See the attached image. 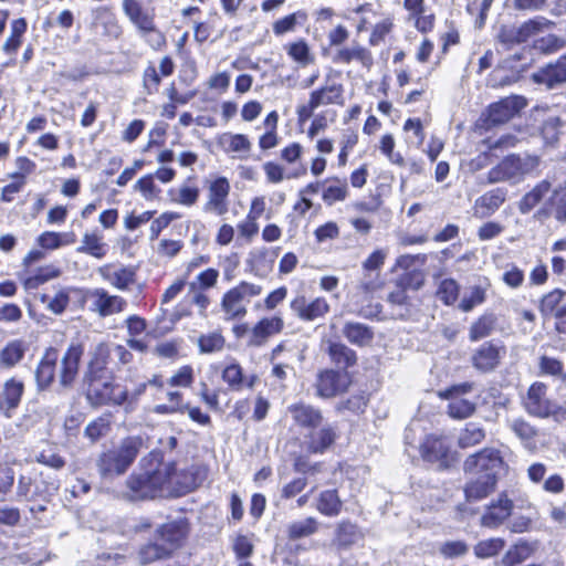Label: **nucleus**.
<instances>
[{
	"mask_svg": "<svg viewBox=\"0 0 566 566\" xmlns=\"http://www.w3.org/2000/svg\"><path fill=\"white\" fill-rule=\"evenodd\" d=\"M109 358L108 347L98 345L83 375L85 399L95 409L113 406L124 407L128 411L129 390L116 382V376L108 367Z\"/></svg>",
	"mask_w": 566,
	"mask_h": 566,
	"instance_id": "f257e3e1",
	"label": "nucleus"
},
{
	"mask_svg": "<svg viewBox=\"0 0 566 566\" xmlns=\"http://www.w3.org/2000/svg\"><path fill=\"white\" fill-rule=\"evenodd\" d=\"M85 353V345L81 340L71 342L60 358V350L55 346L45 347L34 369V382L39 392L50 390L55 382L61 391L74 387L78 375L81 363Z\"/></svg>",
	"mask_w": 566,
	"mask_h": 566,
	"instance_id": "f03ea898",
	"label": "nucleus"
},
{
	"mask_svg": "<svg viewBox=\"0 0 566 566\" xmlns=\"http://www.w3.org/2000/svg\"><path fill=\"white\" fill-rule=\"evenodd\" d=\"M293 424L305 431L303 448L310 455H322L334 448L339 439L338 428L323 424V411L311 403L296 401L287 407Z\"/></svg>",
	"mask_w": 566,
	"mask_h": 566,
	"instance_id": "7ed1b4c3",
	"label": "nucleus"
},
{
	"mask_svg": "<svg viewBox=\"0 0 566 566\" xmlns=\"http://www.w3.org/2000/svg\"><path fill=\"white\" fill-rule=\"evenodd\" d=\"M175 472L174 463L165 464L157 453L144 457L139 468L125 481V496L132 502H145L160 497Z\"/></svg>",
	"mask_w": 566,
	"mask_h": 566,
	"instance_id": "20e7f679",
	"label": "nucleus"
},
{
	"mask_svg": "<svg viewBox=\"0 0 566 566\" xmlns=\"http://www.w3.org/2000/svg\"><path fill=\"white\" fill-rule=\"evenodd\" d=\"M190 533L191 523L187 517L159 524L154 531L153 538L138 547L136 553L138 565L148 566L171 559L186 546Z\"/></svg>",
	"mask_w": 566,
	"mask_h": 566,
	"instance_id": "39448f33",
	"label": "nucleus"
},
{
	"mask_svg": "<svg viewBox=\"0 0 566 566\" xmlns=\"http://www.w3.org/2000/svg\"><path fill=\"white\" fill-rule=\"evenodd\" d=\"M201 265L192 258L185 265L184 273L178 276L163 293L161 304H168L175 300L187 286L185 301L198 308L201 316H206L209 306L211 305V297L209 291L214 289L218 284L220 276L219 270L216 268H207L196 275L192 281H189L191 274Z\"/></svg>",
	"mask_w": 566,
	"mask_h": 566,
	"instance_id": "423d86ee",
	"label": "nucleus"
},
{
	"mask_svg": "<svg viewBox=\"0 0 566 566\" xmlns=\"http://www.w3.org/2000/svg\"><path fill=\"white\" fill-rule=\"evenodd\" d=\"M201 265L192 258L185 265L184 273L178 276L163 293L161 304H168L175 300L187 286L185 301L198 308L201 316H206L209 306L211 305V297L209 291L214 289L218 284L220 276L219 270L216 268H207L196 275L192 281H189L191 274Z\"/></svg>",
	"mask_w": 566,
	"mask_h": 566,
	"instance_id": "0eeeda50",
	"label": "nucleus"
},
{
	"mask_svg": "<svg viewBox=\"0 0 566 566\" xmlns=\"http://www.w3.org/2000/svg\"><path fill=\"white\" fill-rule=\"evenodd\" d=\"M143 440L138 436L124 438L117 448H111L99 453L96 468L104 479L124 474L137 459Z\"/></svg>",
	"mask_w": 566,
	"mask_h": 566,
	"instance_id": "6e6552de",
	"label": "nucleus"
},
{
	"mask_svg": "<svg viewBox=\"0 0 566 566\" xmlns=\"http://www.w3.org/2000/svg\"><path fill=\"white\" fill-rule=\"evenodd\" d=\"M345 87L339 81L333 80L328 74L324 83L310 92L307 102L296 106V120L300 126L307 123L314 116V112L321 106H343Z\"/></svg>",
	"mask_w": 566,
	"mask_h": 566,
	"instance_id": "1a4fd4ad",
	"label": "nucleus"
},
{
	"mask_svg": "<svg viewBox=\"0 0 566 566\" xmlns=\"http://www.w3.org/2000/svg\"><path fill=\"white\" fill-rule=\"evenodd\" d=\"M122 8L143 38L154 36L147 39V42L155 51H160L166 46V36L156 24L155 8H145L139 0H123Z\"/></svg>",
	"mask_w": 566,
	"mask_h": 566,
	"instance_id": "9d476101",
	"label": "nucleus"
},
{
	"mask_svg": "<svg viewBox=\"0 0 566 566\" xmlns=\"http://www.w3.org/2000/svg\"><path fill=\"white\" fill-rule=\"evenodd\" d=\"M263 292L260 284L245 280L239 281L227 290L220 300V307L226 321H241L248 314V305L252 298L259 297Z\"/></svg>",
	"mask_w": 566,
	"mask_h": 566,
	"instance_id": "9b49d317",
	"label": "nucleus"
},
{
	"mask_svg": "<svg viewBox=\"0 0 566 566\" xmlns=\"http://www.w3.org/2000/svg\"><path fill=\"white\" fill-rule=\"evenodd\" d=\"M82 308L88 303L87 310L101 318L123 313L128 307L127 300L119 294H111L104 287L75 289Z\"/></svg>",
	"mask_w": 566,
	"mask_h": 566,
	"instance_id": "f8f14e48",
	"label": "nucleus"
},
{
	"mask_svg": "<svg viewBox=\"0 0 566 566\" xmlns=\"http://www.w3.org/2000/svg\"><path fill=\"white\" fill-rule=\"evenodd\" d=\"M521 405L528 416L538 419L549 417L557 419L566 416V408L555 403L548 397V385L539 380L528 386L526 394L521 398Z\"/></svg>",
	"mask_w": 566,
	"mask_h": 566,
	"instance_id": "ddd939ff",
	"label": "nucleus"
},
{
	"mask_svg": "<svg viewBox=\"0 0 566 566\" xmlns=\"http://www.w3.org/2000/svg\"><path fill=\"white\" fill-rule=\"evenodd\" d=\"M539 165V157L536 155L510 154L503 157L486 174L488 184H499L505 181H518L526 174L536 169Z\"/></svg>",
	"mask_w": 566,
	"mask_h": 566,
	"instance_id": "4468645a",
	"label": "nucleus"
},
{
	"mask_svg": "<svg viewBox=\"0 0 566 566\" xmlns=\"http://www.w3.org/2000/svg\"><path fill=\"white\" fill-rule=\"evenodd\" d=\"M153 413L158 416L187 415L196 424L201 427H211V416L202 410L200 406L188 402L184 392L180 390H169L166 392V401L164 403L154 405Z\"/></svg>",
	"mask_w": 566,
	"mask_h": 566,
	"instance_id": "2eb2a0df",
	"label": "nucleus"
},
{
	"mask_svg": "<svg viewBox=\"0 0 566 566\" xmlns=\"http://www.w3.org/2000/svg\"><path fill=\"white\" fill-rule=\"evenodd\" d=\"M474 389L472 381L453 384L444 389L437 390L436 395L441 400H448L447 415L453 420H465L476 412V403L463 396Z\"/></svg>",
	"mask_w": 566,
	"mask_h": 566,
	"instance_id": "dca6fc26",
	"label": "nucleus"
},
{
	"mask_svg": "<svg viewBox=\"0 0 566 566\" xmlns=\"http://www.w3.org/2000/svg\"><path fill=\"white\" fill-rule=\"evenodd\" d=\"M554 25L555 23L545 17L528 19L520 27L504 24L500 28L497 40L506 49H512L515 45L525 43L530 38Z\"/></svg>",
	"mask_w": 566,
	"mask_h": 566,
	"instance_id": "f3484780",
	"label": "nucleus"
},
{
	"mask_svg": "<svg viewBox=\"0 0 566 566\" xmlns=\"http://www.w3.org/2000/svg\"><path fill=\"white\" fill-rule=\"evenodd\" d=\"M206 189V202L202 210L206 213L223 216L229 211V197L231 184L228 177L222 175H212L203 181Z\"/></svg>",
	"mask_w": 566,
	"mask_h": 566,
	"instance_id": "a211bd4d",
	"label": "nucleus"
},
{
	"mask_svg": "<svg viewBox=\"0 0 566 566\" xmlns=\"http://www.w3.org/2000/svg\"><path fill=\"white\" fill-rule=\"evenodd\" d=\"M506 467L502 452L492 447H485L469 454L463 461L465 474L490 475L497 474Z\"/></svg>",
	"mask_w": 566,
	"mask_h": 566,
	"instance_id": "6ab92c4d",
	"label": "nucleus"
},
{
	"mask_svg": "<svg viewBox=\"0 0 566 566\" xmlns=\"http://www.w3.org/2000/svg\"><path fill=\"white\" fill-rule=\"evenodd\" d=\"M352 378L347 371L334 368L318 370L314 388L315 396L321 399H333L346 394L350 387Z\"/></svg>",
	"mask_w": 566,
	"mask_h": 566,
	"instance_id": "aec40b11",
	"label": "nucleus"
},
{
	"mask_svg": "<svg viewBox=\"0 0 566 566\" xmlns=\"http://www.w3.org/2000/svg\"><path fill=\"white\" fill-rule=\"evenodd\" d=\"M292 465L293 470L296 473H302L303 476H296L282 486L280 491V497L284 501H289L300 495L308 484L307 475L313 476L322 473L325 467V462L316 461L311 463L305 455L298 454L293 459Z\"/></svg>",
	"mask_w": 566,
	"mask_h": 566,
	"instance_id": "412c9836",
	"label": "nucleus"
},
{
	"mask_svg": "<svg viewBox=\"0 0 566 566\" xmlns=\"http://www.w3.org/2000/svg\"><path fill=\"white\" fill-rule=\"evenodd\" d=\"M525 101L513 96L491 103L481 116L482 127L486 130L510 122L523 107Z\"/></svg>",
	"mask_w": 566,
	"mask_h": 566,
	"instance_id": "4be33fe9",
	"label": "nucleus"
},
{
	"mask_svg": "<svg viewBox=\"0 0 566 566\" xmlns=\"http://www.w3.org/2000/svg\"><path fill=\"white\" fill-rule=\"evenodd\" d=\"M506 348L494 340H485L476 348L473 349L470 363L475 371L479 374L494 373L501 365L505 357Z\"/></svg>",
	"mask_w": 566,
	"mask_h": 566,
	"instance_id": "5701e85b",
	"label": "nucleus"
},
{
	"mask_svg": "<svg viewBox=\"0 0 566 566\" xmlns=\"http://www.w3.org/2000/svg\"><path fill=\"white\" fill-rule=\"evenodd\" d=\"M101 279L120 292L130 291L138 282V266L105 263L97 269Z\"/></svg>",
	"mask_w": 566,
	"mask_h": 566,
	"instance_id": "b1692460",
	"label": "nucleus"
},
{
	"mask_svg": "<svg viewBox=\"0 0 566 566\" xmlns=\"http://www.w3.org/2000/svg\"><path fill=\"white\" fill-rule=\"evenodd\" d=\"M331 60L337 65H350L356 63L363 70L370 71L375 64L373 52L365 45L354 41L350 45H344L339 50L332 51Z\"/></svg>",
	"mask_w": 566,
	"mask_h": 566,
	"instance_id": "393cba45",
	"label": "nucleus"
},
{
	"mask_svg": "<svg viewBox=\"0 0 566 566\" xmlns=\"http://www.w3.org/2000/svg\"><path fill=\"white\" fill-rule=\"evenodd\" d=\"M514 502L510 499L506 491L499 493L495 500H492L484 510L480 518V524L490 530H496L512 515Z\"/></svg>",
	"mask_w": 566,
	"mask_h": 566,
	"instance_id": "a878e982",
	"label": "nucleus"
},
{
	"mask_svg": "<svg viewBox=\"0 0 566 566\" xmlns=\"http://www.w3.org/2000/svg\"><path fill=\"white\" fill-rule=\"evenodd\" d=\"M284 327L285 323L281 314L263 316L251 327V338L247 340V346L252 348L262 347L270 338L281 334Z\"/></svg>",
	"mask_w": 566,
	"mask_h": 566,
	"instance_id": "bb28decb",
	"label": "nucleus"
},
{
	"mask_svg": "<svg viewBox=\"0 0 566 566\" xmlns=\"http://www.w3.org/2000/svg\"><path fill=\"white\" fill-rule=\"evenodd\" d=\"M175 69L176 64L170 55H165L160 59L158 69L153 62H148L142 74L143 92L146 95L159 93L163 78L171 76Z\"/></svg>",
	"mask_w": 566,
	"mask_h": 566,
	"instance_id": "cd10ccee",
	"label": "nucleus"
},
{
	"mask_svg": "<svg viewBox=\"0 0 566 566\" xmlns=\"http://www.w3.org/2000/svg\"><path fill=\"white\" fill-rule=\"evenodd\" d=\"M220 377L228 389L234 392H241L245 389L252 390L260 380L256 374L245 375L244 368L235 359L221 368Z\"/></svg>",
	"mask_w": 566,
	"mask_h": 566,
	"instance_id": "c85d7f7f",
	"label": "nucleus"
},
{
	"mask_svg": "<svg viewBox=\"0 0 566 566\" xmlns=\"http://www.w3.org/2000/svg\"><path fill=\"white\" fill-rule=\"evenodd\" d=\"M25 385L22 379L12 376L4 380L0 389V413L11 418L20 407Z\"/></svg>",
	"mask_w": 566,
	"mask_h": 566,
	"instance_id": "c756f323",
	"label": "nucleus"
},
{
	"mask_svg": "<svg viewBox=\"0 0 566 566\" xmlns=\"http://www.w3.org/2000/svg\"><path fill=\"white\" fill-rule=\"evenodd\" d=\"M532 80L538 85L552 90L566 83V52L555 61L548 62L533 73Z\"/></svg>",
	"mask_w": 566,
	"mask_h": 566,
	"instance_id": "7c9ffc66",
	"label": "nucleus"
},
{
	"mask_svg": "<svg viewBox=\"0 0 566 566\" xmlns=\"http://www.w3.org/2000/svg\"><path fill=\"white\" fill-rule=\"evenodd\" d=\"M292 312L304 322H313L324 317L331 310L325 297L319 296L307 301L305 295H296L290 303Z\"/></svg>",
	"mask_w": 566,
	"mask_h": 566,
	"instance_id": "2f4dec72",
	"label": "nucleus"
},
{
	"mask_svg": "<svg viewBox=\"0 0 566 566\" xmlns=\"http://www.w3.org/2000/svg\"><path fill=\"white\" fill-rule=\"evenodd\" d=\"M423 275L420 271H410L403 273L397 279L395 289L388 294L387 301L391 305H410L408 290L417 291L423 285Z\"/></svg>",
	"mask_w": 566,
	"mask_h": 566,
	"instance_id": "473e14b6",
	"label": "nucleus"
},
{
	"mask_svg": "<svg viewBox=\"0 0 566 566\" xmlns=\"http://www.w3.org/2000/svg\"><path fill=\"white\" fill-rule=\"evenodd\" d=\"M419 452L424 462L439 463L442 469L450 467V448L441 436H426L419 447Z\"/></svg>",
	"mask_w": 566,
	"mask_h": 566,
	"instance_id": "72a5a7b5",
	"label": "nucleus"
},
{
	"mask_svg": "<svg viewBox=\"0 0 566 566\" xmlns=\"http://www.w3.org/2000/svg\"><path fill=\"white\" fill-rule=\"evenodd\" d=\"M167 380L164 378L161 374H154L146 381H142L135 386V388L129 391V401H128V411H132L136 408L137 403L140 400V397L147 392L149 389V396L155 405L159 403L158 401L161 399L163 395L166 396V392L170 389H166Z\"/></svg>",
	"mask_w": 566,
	"mask_h": 566,
	"instance_id": "f704fd0d",
	"label": "nucleus"
},
{
	"mask_svg": "<svg viewBox=\"0 0 566 566\" xmlns=\"http://www.w3.org/2000/svg\"><path fill=\"white\" fill-rule=\"evenodd\" d=\"M497 482V474L478 475L476 478L470 479L463 486L465 502L472 504L488 499L495 492Z\"/></svg>",
	"mask_w": 566,
	"mask_h": 566,
	"instance_id": "c9c22d12",
	"label": "nucleus"
},
{
	"mask_svg": "<svg viewBox=\"0 0 566 566\" xmlns=\"http://www.w3.org/2000/svg\"><path fill=\"white\" fill-rule=\"evenodd\" d=\"M507 198V190L502 187L493 188L480 197L473 203V216L485 219L493 216Z\"/></svg>",
	"mask_w": 566,
	"mask_h": 566,
	"instance_id": "e433bc0d",
	"label": "nucleus"
},
{
	"mask_svg": "<svg viewBox=\"0 0 566 566\" xmlns=\"http://www.w3.org/2000/svg\"><path fill=\"white\" fill-rule=\"evenodd\" d=\"M207 479V469L203 465L191 464L176 473V491L178 495H186L198 489Z\"/></svg>",
	"mask_w": 566,
	"mask_h": 566,
	"instance_id": "4c0bfd02",
	"label": "nucleus"
},
{
	"mask_svg": "<svg viewBox=\"0 0 566 566\" xmlns=\"http://www.w3.org/2000/svg\"><path fill=\"white\" fill-rule=\"evenodd\" d=\"M350 195L347 179L339 176H329L322 181V201L327 206L345 201Z\"/></svg>",
	"mask_w": 566,
	"mask_h": 566,
	"instance_id": "58836bf2",
	"label": "nucleus"
},
{
	"mask_svg": "<svg viewBox=\"0 0 566 566\" xmlns=\"http://www.w3.org/2000/svg\"><path fill=\"white\" fill-rule=\"evenodd\" d=\"M124 325L129 336L126 340L127 347L138 353H146L148 350L147 342L138 338V336L147 329L146 318L137 314H132L125 318Z\"/></svg>",
	"mask_w": 566,
	"mask_h": 566,
	"instance_id": "ea45409f",
	"label": "nucleus"
},
{
	"mask_svg": "<svg viewBox=\"0 0 566 566\" xmlns=\"http://www.w3.org/2000/svg\"><path fill=\"white\" fill-rule=\"evenodd\" d=\"M308 22V13L305 9H298L282 15L272 22V32L276 38L294 33L298 28Z\"/></svg>",
	"mask_w": 566,
	"mask_h": 566,
	"instance_id": "a19ab883",
	"label": "nucleus"
},
{
	"mask_svg": "<svg viewBox=\"0 0 566 566\" xmlns=\"http://www.w3.org/2000/svg\"><path fill=\"white\" fill-rule=\"evenodd\" d=\"M342 333L349 344L360 348L371 346L375 339L374 328L360 322H346Z\"/></svg>",
	"mask_w": 566,
	"mask_h": 566,
	"instance_id": "79ce46f5",
	"label": "nucleus"
},
{
	"mask_svg": "<svg viewBox=\"0 0 566 566\" xmlns=\"http://www.w3.org/2000/svg\"><path fill=\"white\" fill-rule=\"evenodd\" d=\"M76 252L102 260L108 253V244L104 241L103 234L95 229L83 234L81 245L76 248Z\"/></svg>",
	"mask_w": 566,
	"mask_h": 566,
	"instance_id": "37998d69",
	"label": "nucleus"
},
{
	"mask_svg": "<svg viewBox=\"0 0 566 566\" xmlns=\"http://www.w3.org/2000/svg\"><path fill=\"white\" fill-rule=\"evenodd\" d=\"M343 500L337 489L321 491L315 501L316 511L326 517L338 516L343 511Z\"/></svg>",
	"mask_w": 566,
	"mask_h": 566,
	"instance_id": "c03bdc74",
	"label": "nucleus"
},
{
	"mask_svg": "<svg viewBox=\"0 0 566 566\" xmlns=\"http://www.w3.org/2000/svg\"><path fill=\"white\" fill-rule=\"evenodd\" d=\"M536 552V546L523 538H520L504 553L501 558L502 566H518Z\"/></svg>",
	"mask_w": 566,
	"mask_h": 566,
	"instance_id": "a18cd8bd",
	"label": "nucleus"
},
{
	"mask_svg": "<svg viewBox=\"0 0 566 566\" xmlns=\"http://www.w3.org/2000/svg\"><path fill=\"white\" fill-rule=\"evenodd\" d=\"M28 349V344L21 338L9 340L0 349V366L6 369L14 368L24 359Z\"/></svg>",
	"mask_w": 566,
	"mask_h": 566,
	"instance_id": "49530a36",
	"label": "nucleus"
},
{
	"mask_svg": "<svg viewBox=\"0 0 566 566\" xmlns=\"http://www.w3.org/2000/svg\"><path fill=\"white\" fill-rule=\"evenodd\" d=\"M327 354L332 363L346 371L357 365V353L340 342H332L327 347Z\"/></svg>",
	"mask_w": 566,
	"mask_h": 566,
	"instance_id": "de8ad7c7",
	"label": "nucleus"
},
{
	"mask_svg": "<svg viewBox=\"0 0 566 566\" xmlns=\"http://www.w3.org/2000/svg\"><path fill=\"white\" fill-rule=\"evenodd\" d=\"M284 51L289 59L301 67H306L315 62V56L312 53L311 46L304 38H298L294 41L287 42L284 44Z\"/></svg>",
	"mask_w": 566,
	"mask_h": 566,
	"instance_id": "09e8293b",
	"label": "nucleus"
},
{
	"mask_svg": "<svg viewBox=\"0 0 566 566\" xmlns=\"http://www.w3.org/2000/svg\"><path fill=\"white\" fill-rule=\"evenodd\" d=\"M361 537L357 524L343 520L336 524L333 543L338 549L352 547Z\"/></svg>",
	"mask_w": 566,
	"mask_h": 566,
	"instance_id": "8fccbe9b",
	"label": "nucleus"
},
{
	"mask_svg": "<svg viewBox=\"0 0 566 566\" xmlns=\"http://www.w3.org/2000/svg\"><path fill=\"white\" fill-rule=\"evenodd\" d=\"M497 318L494 313L485 312L478 316L469 328L470 342H479L493 334L496 328Z\"/></svg>",
	"mask_w": 566,
	"mask_h": 566,
	"instance_id": "3c124183",
	"label": "nucleus"
},
{
	"mask_svg": "<svg viewBox=\"0 0 566 566\" xmlns=\"http://www.w3.org/2000/svg\"><path fill=\"white\" fill-rule=\"evenodd\" d=\"M319 530V522L314 516H307L301 521H294L286 527V537L289 541H298L316 534Z\"/></svg>",
	"mask_w": 566,
	"mask_h": 566,
	"instance_id": "603ef678",
	"label": "nucleus"
},
{
	"mask_svg": "<svg viewBox=\"0 0 566 566\" xmlns=\"http://www.w3.org/2000/svg\"><path fill=\"white\" fill-rule=\"evenodd\" d=\"M94 21L101 24L107 35L119 38L123 33L122 27L114 13L112 7L102 6L94 10Z\"/></svg>",
	"mask_w": 566,
	"mask_h": 566,
	"instance_id": "864d4df0",
	"label": "nucleus"
},
{
	"mask_svg": "<svg viewBox=\"0 0 566 566\" xmlns=\"http://www.w3.org/2000/svg\"><path fill=\"white\" fill-rule=\"evenodd\" d=\"M263 170L266 180L272 184H279L285 178L297 179L307 175V168L304 165H300L297 168L291 170L286 176L284 175V168L274 161H266L263 165Z\"/></svg>",
	"mask_w": 566,
	"mask_h": 566,
	"instance_id": "5fc2aeb1",
	"label": "nucleus"
},
{
	"mask_svg": "<svg viewBox=\"0 0 566 566\" xmlns=\"http://www.w3.org/2000/svg\"><path fill=\"white\" fill-rule=\"evenodd\" d=\"M552 184L547 180H541L520 200L518 208L522 213H527L534 209L543 198L548 193Z\"/></svg>",
	"mask_w": 566,
	"mask_h": 566,
	"instance_id": "6e6d98bb",
	"label": "nucleus"
},
{
	"mask_svg": "<svg viewBox=\"0 0 566 566\" xmlns=\"http://www.w3.org/2000/svg\"><path fill=\"white\" fill-rule=\"evenodd\" d=\"M485 437L486 431L482 426L475 422H468L461 429L457 444L460 449L472 448L482 443Z\"/></svg>",
	"mask_w": 566,
	"mask_h": 566,
	"instance_id": "4d7b16f0",
	"label": "nucleus"
},
{
	"mask_svg": "<svg viewBox=\"0 0 566 566\" xmlns=\"http://www.w3.org/2000/svg\"><path fill=\"white\" fill-rule=\"evenodd\" d=\"M461 286L455 279H442L436 290V298L444 306H453L459 301Z\"/></svg>",
	"mask_w": 566,
	"mask_h": 566,
	"instance_id": "13d9d810",
	"label": "nucleus"
},
{
	"mask_svg": "<svg viewBox=\"0 0 566 566\" xmlns=\"http://www.w3.org/2000/svg\"><path fill=\"white\" fill-rule=\"evenodd\" d=\"M483 281L484 285L471 286L470 294L459 302L458 307L460 311L469 313L486 301V291L491 287V281L489 277H483Z\"/></svg>",
	"mask_w": 566,
	"mask_h": 566,
	"instance_id": "bf43d9fd",
	"label": "nucleus"
},
{
	"mask_svg": "<svg viewBox=\"0 0 566 566\" xmlns=\"http://www.w3.org/2000/svg\"><path fill=\"white\" fill-rule=\"evenodd\" d=\"M112 412H104L97 418L93 419L84 429V436L91 442H97L101 438L105 437L112 429Z\"/></svg>",
	"mask_w": 566,
	"mask_h": 566,
	"instance_id": "052dcab7",
	"label": "nucleus"
},
{
	"mask_svg": "<svg viewBox=\"0 0 566 566\" xmlns=\"http://www.w3.org/2000/svg\"><path fill=\"white\" fill-rule=\"evenodd\" d=\"M505 539L502 537H490L479 541L473 546V554L479 559H489L497 556L505 547Z\"/></svg>",
	"mask_w": 566,
	"mask_h": 566,
	"instance_id": "680f3d73",
	"label": "nucleus"
},
{
	"mask_svg": "<svg viewBox=\"0 0 566 566\" xmlns=\"http://www.w3.org/2000/svg\"><path fill=\"white\" fill-rule=\"evenodd\" d=\"M566 46V40L562 36L548 33L533 41V49L543 55H552Z\"/></svg>",
	"mask_w": 566,
	"mask_h": 566,
	"instance_id": "e2e57ef3",
	"label": "nucleus"
},
{
	"mask_svg": "<svg viewBox=\"0 0 566 566\" xmlns=\"http://www.w3.org/2000/svg\"><path fill=\"white\" fill-rule=\"evenodd\" d=\"M566 296V291L556 287L542 295L538 301V310L543 317H549L562 304Z\"/></svg>",
	"mask_w": 566,
	"mask_h": 566,
	"instance_id": "0e129e2a",
	"label": "nucleus"
},
{
	"mask_svg": "<svg viewBox=\"0 0 566 566\" xmlns=\"http://www.w3.org/2000/svg\"><path fill=\"white\" fill-rule=\"evenodd\" d=\"M28 30V22L24 18L15 19L11 22V33L3 44V51L7 54H13L22 44L23 34Z\"/></svg>",
	"mask_w": 566,
	"mask_h": 566,
	"instance_id": "69168bd1",
	"label": "nucleus"
},
{
	"mask_svg": "<svg viewBox=\"0 0 566 566\" xmlns=\"http://www.w3.org/2000/svg\"><path fill=\"white\" fill-rule=\"evenodd\" d=\"M369 402V396L365 391L350 395L348 398L340 400L335 410L337 412L349 411L355 415L364 413Z\"/></svg>",
	"mask_w": 566,
	"mask_h": 566,
	"instance_id": "338daca9",
	"label": "nucleus"
},
{
	"mask_svg": "<svg viewBox=\"0 0 566 566\" xmlns=\"http://www.w3.org/2000/svg\"><path fill=\"white\" fill-rule=\"evenodd\" d=\"M394 28L395 23L391 17H386L378 21L371 28L370 34L368 36V44L370 46H378L379 44L384 43L394 31Z\"/></svg>",
	"mask_w": 566,
	"mask_h": 566,
	"instance_id": "774afa93",
	"label": "nucleus"
}]
</instances>
